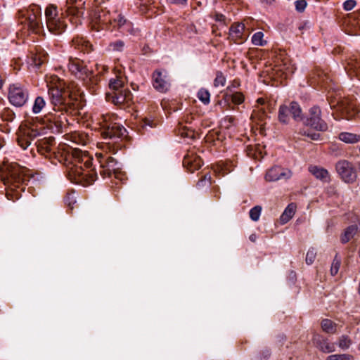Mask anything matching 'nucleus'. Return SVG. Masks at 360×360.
<instances>
[{"label": "nucleus", "instance_id": "f257e3e1", "mask_svg": "<svg viewBox=\"0 0 360 360\" xmlns=\"http://www.w3.org/2000/svg\"><path fill=\"white\" fill-rule=\"evenodd\" d=\"M37 151L56 165L58 162L67 167L68 179L75 184L87 186L98 178V172L93 165V158L85 152L69 146L60 145L55 148L53 136L43 137L35 143Z\"/></svg>", "mask_w": 360, "mask_h": 360}, {"label": "nucleus", "instance_id": "f03ea898", "mask_svg": "<svg viewBox=\"0 0 360 360\" xmlns=\"http://www.w3.org/2000/svg\"><path fill=\"white\" fill-rule=\"evenodd\" d=\"M56 79L58 82L56 84L49 85L48 94L51 103L53 105V110L56 113L49 112L46 118L53 122L58 131H60L67 125L68 120L63 112H68L71 109V100H77V96L81 94L79 88L71 84L68 86L66 91L63 86L62 82L56 77L53 80Z\"/></svg>", "mask_w": 360, "mask_h": 360}, {"label": "nucleus", "instance_id": "7ed1b4c3", "mask_svg": "<svg viewBox=\"0 0 360 360\" xmlns=\"http://www.w3.org/2000/svg\"><path fill=\"white\" fill-rule=\"evenodd\" d=\"M27 169L18 163H11L6 171L1 174V179L6 186V197L8 200H15L21 197L25 191L30 176L26 174Z\"/></svg>", "mask_w": 360, "mask_h": 360}, {"label": "nucleus", "instance_id": "20e7f679", "mask_svg": "<svg viewBox=\"0 0 360 360\" xmlns=\"http://www.w3.org/2000/svg\"><path fill=\"white\" fill-rule=\"evenodd\" d=\"M98 123L101 128V134L105 139H113L125 136L127 130L120 124L114 121L110 115H102Z\"/></svg>", "mask_w": 360, "mask_h": 360}, {"label": "nucleus", "instance_id": "39448f33", "mask_svg": "<svg viewBox=\"0 0 360 360\" xmlns=\"http://www.w3.org/2000/svg\"><path fill=\"white\" fill-rule=\"evenodd\" d=\"M68 69L72 75L82 80L87 86H91V84H96L97 82L93 71L89 70L82 60L77 58H70L69 59Z\"/></svg>", "mask_w": 360, "mask_h": 360}, {"label": "nucleus", "instance_id": "423d86ee", "mask_svg": "<svg viewBox=\"0 0 360 360\" xmlns=\"http://www.w3.org/2000/svg\"><path fill=\"white\" fill-rule=\"evenodd\" d=\"M46 26L49 32L58 35L65 31L66 25L58 17V8L54 4H49L45 9Z\"/></svg>", "mask_w": 360, "mask_h": 360}, {"label": "nucleus", "instance_id": "0eeeda50", "mask_svg": "<svg viewBox=\"0 0 360 360\" xmlns=\"http://www.w3.org/2000/svg\"><path fill=\"white\" fill-rule=\"evenodd\" d=\"M85 0H67L64 6L65 13L75 25L82 24L86 11Z\"/></svg>", "mask_w": 360, "mask_h": 360}, {"label": "nucleus", "instance_id": "6e6552de", "mask_svg": "<svg viewBox=\"0 0 360 360\" xmlns=\"http://www.w3.org/2000/svg\"><path fill=\"white\" fill-rule=\"evenodd\" d=\"M330 105L331 108L340 112L342 118L347 120L355 118L360 112L356 101L348 98H341L335 105L330 101Z\"/></svg>", "mask_w": 360, "mask_h": 360}, {"label": "nucleus", "instance_id": "1a4fd4ad", "mask_svg": "<svg viewBox=\"0 0 360 360\" xmlns=\"http://www.w3.org/2000/svg\"><path fill=\"white\" fill-rule=\"evenodd\" d=\"M335 170L340 179L347 184H352L356 180V171L353 164L348 160L338 161L335 164Z\"/></svg>", "mask_w": 360, "mask_h": 360}, {"label": "nucleus", "instance_id": "9d476101", "mask_svg": "<svg viewBox=\"0 0 360 360\" xmlns=\"http://www.w3.org/2000/svg\"><path fill=\"white\" fill-rule=\"evenodd\" d=\"M29 91L18 84L11 85L8 89V100L10 103L16 107L23 106L27 101Z\"/></svg>", "mask_w": 360, "mask_h": 360}, {"label": "nucleus", "instance_id": "9b49d317", "mask_svg": "<svg viewBox=\"0 0 360 360\" xmlns=\"http://www.w3.org/2000/svg\"><path fill=\"white\" fill-rule=\"evenodd\" d=\"M99 164V174L103 178L110 177L112 174H116L119 169L117 160L111 156L96 154Z\"/></svg>", "mask_w": 360, "mask_h": 360}, {"label": "nucleus", "instance_id": "f8f14e48", "mask_svg": "<svg viewBox=\"0 0 360 360\" xmlns=\"http://www.w3.org/2000/svg\"><path fill=\"white\" fill-rule=\"evenodd\" d=\"M106 98L115 105L125 108L132 103L133 95L130 90L126 88L118 91L107 93Z\"/></svg>", "mask_w": 360, "mask_h": 360}, {"label": "nucleus", "instance_id": "ddd939ff", "mask_svg": "<svg viewBox=\"0 0 360 360\" xmlns=\"http://www.w3.org/2000/svg\"><path fill=\"white\" fill-rule=\"evenodd\" d=\"M40 136L38 129L27 126L20 127L16 134V141L23 150L30 145L31 141Z\"/></svg>", "mask_w": 360, "mask_h": 360}, {"label": "nucleus", "instance_id": "4468645a", "mask_svg": "<svg viewBox=\"0 0 360 360\" xmlns=\"http://www.w3.org/2000/svg\"><path fill=\"white\" fill-rule=\"evenodd\" d=\"M306 124L320 131H326L328 129L327 123L321 118V108L317 105H314L309 109Z\"/></svg>", "mask_w": 360, "mask_h": 360}, {"label": "nucleus", "instance_id": "2eb2a0df", "mask_svg": "<svg viewBox=\"0 0 360 360\" xmlns=\"http://www.w3.org/2000/svg\"><path fill=\"white\" fill-rule=\"evenodd\" d=\"M292 176V172L280 166H274L266 171L265 179L267 181L289 179Z\"/></svg>", "mask_w": 360, "mask_h": 360}, {"label": "nucleus", "instance_id": "dca6fc26", "mask_svg": "<svg viewBox=\"0 0 360 360\" xmlns=\"http://www.w3.org/2000/svg\"><path fill=\"white\" fill-rule=\"evenodd\" d=\"M245 28V25L243 23H233L229 28L228 39L233 43L243 44L247 39L244 34Z\"/></svg>", "mask_w": 360, "mask_h": 360}, {"label": "nucleus", "instance_id": "f3484780", "mask_svg": "<svg viewBox=\"0 0 360 360\" xmlns=\"http://www.w3.org/2000/svg\"><path fill=\"white\" fill-rule=\"evenodd\" d=\"M153 86L160 92H166L170 87V82L167 73L155 70L153 73Z\"/></svg>", "mask_w": 360, "mask_h": 360}, {"label": "nucleus", "instance_id": "a211bd4d", "mask_svg": "<svg viewBox=\"0 0 360 360\" xmlns=\"http://www.w3.org/2000/svg\"><path fill=\"white\" fill-rule=\"evenodd\" d=\"M95 23L105 26L112 25L113 23V12L103 8H98L94 15Z\"/></svg>", "mask_w": 360, "mask_h": 360}, {"label": "nucleus", "instance_id": "6ab92c4d", "mask_svg": "<svg viewBox=\"0 0 360 360\" xmlns=\"http://www.w3.org/2000/svg\"><path fill=\"white\" fill-rule=\"evenodd\" d=\"M202 165L201 158L195 154L194 152L188 151L183 160V165L190 172L199 169Z\"/></svg>", "mask_w": 360, "mask_h": 360}, {"label": "nucleus", "instance_id": "aec40b11", "mask_svg": "<svg viewBox=\"0 0 360 360\" xmlns=\"http://www.w3.org/2000/svg\"><path fill=\"white\" fill-rule=\"evenodd\" d=\"M329 80V76L321 69L316 68L309 75V83L310 86H325Z\"/></svg>", "mask_w": 360, "mask_h": 360}, {"label": "nucleus", "instance_id": "412c9836", "mask_svg": "<svg viewBox=\"0 0 360 360\" xmlns=\"http://www.w3.org/2000/svg\"><path fill=\"white\" fill-rule=\"evenodd\" d=\"M112 27L122 29L123 32H129L131 34H134L133 32L134 30L131 28V23L116 11H113V23Z\"/></svg>", "mask_w": 360, "mask_h": 360}, {"label": "nucleus", "instance_id": "4be33fe9", "mask_svg": "<svg viewBox=\"0 0 360 360\" xmlns=\"http://www.w3.org/2000/svg\"><path fill=\"white\" fill-rule=\"evenodd\" d=\"M31 11L33 13L32 15H30L28 18L29 24L30 28L34 32H38L41 25V8L39 6L33 5L30 8Z\"/></svg>", "mask_w": 360, "mask_h": 360}, {"label": "nucleus", "instance_id": "5701e85b", "mask_svg": "<svg viewBox=\"0 0 360 360\" xmlns=\"http://www.w3.org/2000/svg\"><path fill=\"white\" fill-rule=\"evenodd\" d=\"M125 84L126 77L121 70H118L115 75V77L110 79L109 88L111 92L118 91L121 89H124L127 88L125 86Z\"/></svg>", "mask_w": 360, "mask_h": 360}, {"label": "nucleus", "instance_id": "b1692460", "mask_svg": "<svg viewBox=\"0 0 360 360\" xmlns=\"http://www.w3.org/2000/svg\"><path fill=\"white\" fill-rule=\"evenodd\" d=\"M309 171L317 179H319L323 182L328 183L330 181V175L328 171L323 167L311 165L309 167Z\"/></svg>", "mask_w": 360, "mask_h": 360}, {"label": "nucleus", "instance_id": "393cba45", "mask_svg": "<svg viewBox=\"0 0 360 360\" xmlns=\"http://www.w3.org/2000/svg\"><path fill=\"white\" fill-rule=\"evenodd\" d=\"M359 231H360V225L358 226L354 224L349 226L347 229H345L344 233L340 236L341 243H347L351 239H352Z\"/></svg>", "mask_w": 360, "mask_h": 360}, {"label": "nucleus", "instance_id": "a878e982", "mask_svg": "<svg viewBox=\"0 0 360 360\" xmlns=\"http://www.w3.org/2000/svg\"><path fill=\"white\" fill-rule=\"evenodd\" d=\"M72 46L82 52H89L91 51V44L85 39L80 37H74L72 40Z\"/></svg>", "mask_w": 360, "mask_h": 360}, {"label": "nucleus", "instance_id": "bb28decb", "mask_svg": "<svg viewBox=\"0 0 360 360\" xmlns=\"http://www.w3.org/2000/svg\"><path fill=\"white\" fill-rule=\"evenodd\" d=\"M316 343L319 349L325 353H330L335 351V344L329 342L326 338L319 337Z\"/></svg>", "mask_w": 360, "mask_h": 360}, {"label": "nucleus", "instance_id": "cd10ccee", "mask_svg": "<svg viewBox=\"0 0 360 360\" xmlns=\"http://www.w3.org/2000/svg\"><path fill=\"white\" fill-rule=\"evenodd\" d=\"M296 205L294 203H290L285 209L284 212L280 217V221L282 224L289 221L295 214Z\"/></svg>", "mask_w": 360, "mask_h": 360}, {"label": "nucleus", "instance_id": "c85d7f7f", "mask_svg": "<svg viewBox=\"0 0 360 360\" xmlns=\"http://www.w3.org/2000/svg\"><path fill=\"white\" fill-rule=\"evenodd\" d=\"M339 139L346 143H356L360 142V134L342 132L339 134Z\"/></svg>", "mask_w": 360, "mask_h": 360}, {"label": "nucleus", "instance_id": "c756f323", "mask_svg": "<svg viewBox=\"0 0 360 360\" xmlns=\"http://www.w3.org/2000/svg\"><path fill=\"white\" fill-rule=\"evenodd\" d=\"M290 113L288 108V105H282L279 107L278 119L282 124H287L290 120Z\"/></svg>", "mask_w": 360, "mask_h": 360}, {"label": "nucleus", "instance_id": "7c9ffc66", "mask_svg": "<svg viewBox=\"0 0 360 360\" xmlns=\"http://www.w3.org/2000/svg\"><path fill=\"white\" fill-rule=\"evenodd\" d=\"M322 330L329 334H335L337 333V324L330 319H325L321 322Z\"/></svg>", "mask_w": 360, "mask_h": 360}, {"label": "nucleus", "instance_id": "2f4dec72", "mask_svg": "<svg viewBox=\"0 0 360 360\" xmlns=\"http://www.w3.org/2000/svg\"><path fill=\"white\" fill-rule=\"evenodd\" d=\"M46 105V102L44 97L40 96L36 97L32 108V113L34 115L41 113Z\"/></svg>", "mask_w": 360, "mask_h": 360}, {"label": "nucleus", "instance_id": "473e14b6", "mask_svg": "<svg viewBox=\"0 0 360 360\" xmlns=\"http://www.w3.org/2000/svg\"><path fill=\"white\" fill-rule=\"evenodd\" d=\"M288 108L294 120L302 119V109L297 103L291 102L290 105H288Z\"/></svg>", "mask_w": 360, "mask_h": 360}, {"label": "nucleus", "instance_id": "72a5a7b5", "mask_svg": "<svg viewBox=\"0 0 360 360\" xmlns=\"http://www.w3.org/2000/svg\"><path fill=\"white\" fill-rule=\"evenodd\" d=\"M178 134L181 137L194 139L195 133L194 130L188 128L186 126L180 127L178 129Z\"/></svg>", "mask_w": 360, "mask_h": 360}, {"label": "nucleus", "instance_id": "f704fd0d", "mask_svg": "<svg viewBox=\"0 0 360 360\" xmlns=\"http://www.w3.org/2000/svg\"><path fill=\"white\" fill-rule=\"evenodd\" d=\"M349 19L351 23L355 27L354 34H360V13H352Z\"/></svg>", "mask_w": 360, "mask_h": 360}, {"label": "nucleus", "instance_id": "c9c22d12", "mask_svg": "<svg viewBox=\"0 0 360 360\" xmlns=\"http://www.w3.org/2000/svg\"><path fill=\"white\" fill-rule=\"evenodd\" d=\"M197 96L198 99L204 104L207 105L210 103V94L207 89L204 88L200 89L198 91Z\"/></svg>", "mask_w": 360, "mask_h": 360}, {"label": "nucleus", "instance_id": "e433bc0d", "mask_svg": "<svg viewBox=\"0 0 360 360\" xmlns=\"http://www.w3.org/2000/svg\"><path fill=\"white\" fill-rule=\"evenodd\" d=\"M71 139L77 144L84 146L87 142V136L84 134L75 132L74 134H71Z\"/></svg>", "mask_w": 360, "mask_h": 360}, {"label": "nucleus", "instance_id": "4c0bfd02", "mask_svg": "<svg viewBox=\"0 0 360 360\" xmlns=\"http://www.w3.org/2000/svg\"><path fill=\"white\" fill-rule=\"evenodd\" d=\"M351 344L352 340L345 335L340 337L338 342V347L343 350L347 349L350 347Z\"/></svg>", "mask_w": 360, "mask_h": 360}, {"label": "nucleus", "instance_id": "58836bf2", "mask_svg": "<svg viewBox=\"0 0 360 360\" xmlns=\"http://www.w3.org/2000/svg\"><path fill=\"white\" fill-rule=\"evenodd\" d=\"M264 34L262 32L255 33L252 37V42L255 46H264L266 41L263 40Z\"/></svg>", "mask_w": 360, "mask_h": 360}, {"label": "nucleus", "instance_id": "ea45409f", "mask_svg": "<svg viewBox=\"0 0 360 360\" xmlns=\"http://www.w3.org/2000/svg\"><path fill=\"white\" fill-rule=\"evenodd\" d=\"M226 84V77L224 74L218 71L216 73V77L214 80V86L215 87L224 86Z\"/></svg>", "mask_w": 360, "mask_h": 360}, {"label": "nucleus", "instance_id": "a19ab883", "mask_svg": "<svg viewBox=\"0 0 360 360\" xmlns=\"http://www.w3.org/2000/svg\"><path fill=\"white\" fill-rule=\"evenodd\" d=\"M341 264V259L338 257V255H335V257L333 259V261L331 264L330 267V274L332 276H335L340 269Z\"/></svg>", "mask_w": 360, "mask_h": 360}, {"label": "nucleus", "instance_id": "79ce46f5", "mask_svg": "<svg viewBox=\"0 0 360 360\" xmlns=\"http://www.w3.org/2000/svg\"><path fill=\"white\" fill-rule=\"evenodd\" d=\"M262 212V207L257 205L252 207L250 211V217L252 220L257 221L259 220Z\"/></svg>", "mask_w": 360, "mask_h": 360}, {"label": "nucleus", "instance_id": "37998d69", "mask_svg": "<svg viewBox=\"0 0 360 360\" xmlns=\"http://www.w3.org/2000/svg\"><path fill=\"white\" fill-rule=\"evenodd\" d=\"M231 101L236 105H240L244 101V96L240 92H236L231 95Z\"/></svg>", "mask_w": 360, "mask_h": 360}, {"label": "nucleus", "instance_id": "c03bdc74", "mask_svg": "<svg viewBox=\"0 0 360 360\" xmlns=\"http://www.w3.org/2000/svg\"><path fill=\"white\" fill-rule=\"evenodd\" d=\"M316 257V252L314 248H310L306 255V263L307 264H311L314 262Z\"/></svg>", "mask_w": 360, "mask_h": 360}, {"label": "nucleus", "instance_id": "a18cd8bd", "mask_svg": "<svg viewBox=\"0 0 360 360\" xmlns=\"http://www.w3.org/2000/svg\"><path fill=\"white\" fill-rule=\"evenodd\" d=\"M33 64L39 68L40 67L45 61L46 60V57L45 55H43L42 56L35 54L32 57Z\"/></svg>", "mask_w": 360, "mask_h": 360}, {"label": "nucleus", "instance_id": "49530a36", "mask_svg": "<svg viewBox=\"0 0 360 360\" xmlns=\"http://www.w3.org/2000/svg\"><path fill=\"white\" fill-rule=\"evenodd\" d=\"M349 354H332L327 357V360H350Z\"/></svg>", "mask_w": 360, "mask_h": 360}, {"label": "nucleus", "instance_id": "de8ad7c7", "mask_svg": "<svg viewBox=\"0 0 360 360\" xmlns=\"http://www.w3.org/2000/svg\"><path fill=\"white\" fill-rule=\"evenodd\" d=\"M110 46L114 51H122L124 49V43L121 40H118L111 43Z\"/></svg>", "mask_w": 360, "mask_h": 360}, {"label": "nucleus", "instance_id": "09e8293b", "mask_svg": "<svg viewBox=\"0 0 360 360\" xmlns=\"http://www.w3.org/2000/svg\"><path fill=\"white\" fill-rule=\"evenodd\" d=\"M295 4L296 10L300 12H302L307 6V2L305 0H298L296 1Z\"/></svg>", "mask_w": 360, "mask_h": 360}, {"label": "nucleus", "instance_id": "8fccbe9b", "mask_svg": "<svg viewBox=\"0 0 360 360\" xmlns=\"http://www.w3.org/2000/svg\"><path fill=\"white\" fill-rule=\"evenodd\" d=\"M356 4V1H354V0H347L343 4V8L345 11H351L352 9H353L354 8Z\"/></svg>", "mask_w": 360, "mask_h": 360}, {"label": "nucleus", "instance_id": "3c124183", "mask_svg": "<svg viewBox=\"0 0 360 360\" xmlns=\"http://www.w3.org/2000/svg\"><path fill=\"white\" fill-rule=\"evenodd\" d=\"M224 122L226 124V127L229 128L232 125L236 124V118L233 116H226L224 117Z\"/></svg>", "mask_w": 360, "mask_h": 360}, {"label": "nucleus", "instance_id": "603ef678", "mask_svg": "<svg viewBox=\"0 0 360 360\" xmlns=\"http://www.w3.org/2000/svg\"><path fill=\"white\" fill-rule=\"evenodd\" d=\"M300 134L307 136L312 140H319L320 139V134L316 132L306 133L300 131Z\"/></svg>", "mask_w": 360, "mask_h": 360}, {"label": "nucleus", "instance_id": "864d4df0", "mask_svg": "<svg viewBox=\"0 0 360 360\" xmlns=\"http://www.w3.org/2000/svg\"><path fill=\"white\" fill-rule=\"evenodd\" d=\"M144 126L148 125L150 127H154L157 126V122H155L154 120H150L149 118H145L143 120Z\"/></svg>", "mask_w": 360, "mask_h": 360}, {"label": "nucleus", "instance_id": "5fc2aeb1", "mask_svg": "<svg viewBox=\"0 0 360 360\" xmlns=\"http://www.w3.org/2000/svg\"><path fill=\"white\" fill-rule=\"evenodd\" d=\"M216 21L225 22L226 17L224 15L221 13H216L214 15Z\"/></svg>", "mask_w": 360, "mask_h": 360}, {"label": "nucleus", "instance_id": "6e6d98bb", "mask_svg": "<svg viewBox=\"0 0 360 360\" xmlns=\"http://www.w3.org/2000/svg\"><path fill=\"white\" fill-rule=\"evenodd\" d=\"M188 0H171V2L177 5H186Z\"/></svg>", "mask_w": 360, "mask_h": 360}, {"label": "nucleus", "instance_id": "4d7b16f0", "mask_svg": "<svg viewBox=\"0 0 360 360\" xmlns=\"http://www.w3.org/2000/svg\"><path fill=\"white\" fill-rule=\"evenodd\" d=\"M249 239L250 241L255 243L257 240V235L255 233H252L250 236Z\"/></svg>", "mask_w": 360, "mask_h": 360}, {"label": "nucleus", "instance_id": "13d9d810", "mask_svg": "<svg viewBox=\"0 0 360 360\" xmlns=\"http://www.w3.org/2000/svg\"><path fill=\"white\" fill-rule=\"evenodd\" d=\"M257 103L258 105H263L265 103V100H264L263 98H259L257 100Z\"/></svg>", "mask_w": 360, "mask_h": 360}, {"label": "nucleus", "instance_id": "bf43d9fd", "mask_svg": "<svg viewBox=\"0 0 360 360\" xmlns=\"http://www.w3.org/2000/svg\"><path fill=\"white\" fill-rule=\"evenodd\" d=\"M5 145L4 139L2 136H0V149L3 148Z\"/></svg>", "mask_w": 360, "mask_h": 360}, {"label": "nucleus", "instance_id": "052dcab7", "mask_svg": "<svg viewBox=\"0 0 360 360\" xmlns=\"http://www.w3.org/2000/svg\"><path fill=\"white\" fill-rule=\"evenodd\" d=\"M263 353H264L265 359L268 358L271 354V353L269 350H265Z\"/></svg>", "mask_w": 360, "mask_h": 360}, {"label": "nucleus", "instance_id": "680f3d73", "mask_svg": "<svg viewBox=\"0 0 360 360\" xmlns=\"http://www.w3.org/2000/svg\"><path fill=\"white\" fill-rule=\"evenodd\" d=\"M4 79H2L1 76L0 75V89L3 87L4 85Z\"/></svg>", "mask_w": 360, "mask_h": 360}, {"label": "nucleus", "instance_id": "e2e57ef3", "mask_svg": "<svg viewBox=\"0 0 360 360\" xmlns=\"http://www.w3.org/2000/svg\"><path fill=\"white\" fill-rule=\"evenodd\" d=\"M356 166H357V169H358L359 172H360V161L357 162Z\"/></svg>", "mask_w": 360, "mask_h": 360}, {"label": "nucleus", "instance_id": "0e129e2a", "mask_svg": "<svg viewBox=\"0 0 360 360\" xmlns=\"http://www.w3.org/2000/svg\"><path fill=\"white\" fill-rule=\"evenodd\" d=\"M205 179H207V180L210 182L211 177H210V176H209L207 177V175H205Z\"/></svg>", "mask_w": 360, "mask_h": 360}, {"label": "nucleus", "instance_id": "69168bd1", "mask_svg": "<svg viewBox=\"0 0 360 360\" xmlns=\"http://www.w3.org/2000/svg\"><path fill=\"white\" fill-rule=\"evenodd\" d=\"M328 190H329V189H330V190H332V191L333 192V191H334V190H335V187H334V186H329V187L328 188Z\"/></svg>", "mask_w": 360, "mask_h": 360}]
</instances>
